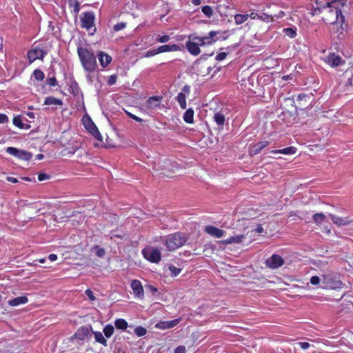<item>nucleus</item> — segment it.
<instances>
[{
    "label": "nucleus",
    "instance_id": "36",
    "mask_svg": "<svg viewBox=\"0 0 353 353\" xmlns=\"http://www.w3.org/2000/svg\"><path fill=\"white\" fill-rule=\"evenodd\" d=\"M114 328L110 324L106 325L103 330V332L104 333L105 336L107 338H110V336H112V334H114Z\"/></svg>",
    "mask_w": 353,
    "mask_h": 353
},
{
    "label": "nucleus",
    "instance_id": "6",
    "mask_svg": "<svg viewBox=\"0 0 353 353\" xmlns=\"http://www.w3.org/2000/svg\"><path fill=\"white\" fill-rule=\"evenodd\" d=\"M82 122L86 130L96 139L100 141L103 140V137L100 132L99 131L97 125L94 124L90 117L88 115H85L82 118Z\"/></svg>",
    "mask_w": 353,
    "mask_h": 353
},
{
    "label": "nucleus",
    "instance_id": "40",
    "mask_svg": "<svg viewBox=\"0 0 353 353\" xmlns=\"http://www.w3.org/2000/svg\"><path fill=\"white\" fill-rule=\"evenodd\" d=\"M156 41L159 43L174 42V41L171 40L170 35L167 34L159 36Z\"/></svg>",
    "mask_w": 353,
    "mask_h": 353
},
{
    "label": "nucleus",
    "instance_id": "37",
    "mask_svg": "<svg viewBox=\"0 0 353 353\" xmlns=\"http://www.w3.org/2000/svg\"><path fill=\"white\" fill-rule=\"evenodd\" d=\"M283 33L285 37H288L289 38H294L296 34V30L292 28L283 29Z\"/></svg>",
    "mask_w": 353,
    "mask_h": 353
},
{
    "label": "nucleus",
    "instance_id": "35",
    "mask_svg": "<svg viewBox=\"0 0 353 353\" xmlns=\"http://www.w3.org/2000/svg\"><path fill=\"white\" fill-rule=\"evenodd\" d=\"M214 121L221 127H223L225 123V116L221 112H216L214 116Z\"/></svg>",
    "mask_w": 353,
    "mask_h": 353
},
{
    "label": "nucleus",
    "instance_id": "61",
    "mask_svg": "<svg viewBox=\"0 0 353 353\" xmlns=\"http://www.w3.org/2000/svg\"><path fill=\"white\" fill-rule=\"evenodd\" d=\"M146 288L150 289V292L152 293H155L157 292V288L153 285H148Z\"/></svg>",
    "mask_w": 353,
    "mask_h": 353
},
{
    "label": "nucleus",
    "instance_id": "27",
    "mask_svg": "<svg viewBox=\"0 0 353 353\" xmlns=\"http://www.w3.org/2000/svg\"><path fill=\"white\" fill-rule=\"evenodd\" d=\"M194 112L192 108L186 110L183 114V120L187 123H192L194 122Z\"/></svg>",
    "mask_w": 353,
    "mask_h": 353
},
{
    "label": "nucleus",
    "instance_id": "18",
    "mask_svg": "<svg viewBox=\"0 0 353 353\" xmlns=\"http://www.w3.org/2000/svg\"><path fill=\"white\" fill-rule=\"evenodd\" d=\"M343 78L345 79V85L350 92L353 91V67L347 69L343 74Z\"/></svg>",
    "mask_w": 353,
    "mask_h": 353
},
{
    "label": "nucleus",
    "instance_id": "3",
    "mask_svg": "<svg viewBox=\"0 0 353 353\" xmlns=\"http://www.w3.org/2000/svg\"><path fill=\"white\" fill-rule=\"evenodd\" d=\"M187 240V236L180 232L161 236V242L166 247L167 250L171 252L175 251L182 247L186 243Z\"/></svg>",
    "mask_w": 353,
    "mask_h": 353
},
{
    "label": "nucleus",
    "instance_id": "29",
    "mask_svg": "<svg viewBox=\"0 0 353 353\" xmlns=\"http://www.w3.org/2000/svg\"><path fill=\"white\" fill-rule=\"evenodd\" d=\"M243 239H245L244 235H237L234 236H230V238L224 240L223 242L225 244L240 243L242 242Z\"/></svg>",
    "mask_w": 353,
    "mask_h": 353
},
{
    "label": "nucleus",
    "instance_id": "44",
    "mask_svg": "<svg viewBox=\"0 0 353 353\" xmlns=\"http://www.w3.org/2000/svg\"><path fill=\"white\" fill-rule=\"evenodd\" d=\"M94 250H96V255L98 257L102 258L105 256V251L104 248L99 247V245H95L94 247Z\"/></svg>",
    "mask_w": 353,
    "mask_h": 353
},
{
    "label": "nucleus",
    "instance_id": "10",
    "mask_svg": "<svg viewBox=\"0 0 353 353\" xmlns=\"http://www.w3.org/2000/svg\"><path fill=\"white\" fill-rule=\"evenodd\" d=\"M312 96L306 94H299L296 97V107L301 109L304 110L309 108L311 104Z\"/></svg>",
    "mask_w": 353,
    "mask_h": 353
},
{
    "label": "nucleus",
    "instance_id": "17",
    "mask_svg": "<svg viewBox=\"0 0 353 353\" xmlns=\"http://www.w3.org/2000/svg\"><path fill=\"white\" fill-rule=\"evenodd\" d=\"M329 216L332 219V222L339 227L349 225L353 222V220L350 219L349 217H340L333 214H330Z\"/></svg>",
    "mask_w": 353,
    "mask_h": 353
},
{
    "label": "nucleus",
    "instance_id": "45",
    "mask_svg": "<svg viewBox=\"0 0 353 353\" xmlns=\"http://www.w3.org/2000/svg\"><path fill=\"white\" fill-rule=\"evenodd\" d=\"M6 152L9 154L17 157L19 153V149L14 147H8L6 149Z\"/></svg>",
    "mask_w": 353,
    "mask_h": 353
},
{
    "label": "nucleus",
    "instance_id": "26",
    "mask_svg": "<svg viewBox=\"0 0 353 353\" xmlns=\"http://www.w3.org/2000/svg\"><path fill=\"white\" fill-rule=\"evenodd\" d=\"M13 124L19 128V129H29L30 125L29 124H25L22 122L21 118L19 115L14 117L12 119Z\"/></svg>",
    "mask_w": 353,
    "mask_h": 353
},
{
    "label": "nucleus",
    "instance_id": "41",
    "mask_svg": "<svg viewBox=\"0 0 353 353\" xmlns=\"http://www.w3.org/2000/svg\"><path fill=\"white\" fill-rule=\"evenodd\" d=\"M33 77L37 81H42L45 77V74L41 70L37 69L33 72Z\"/></svg>",
    "mask_w": 353,
    "mask_h": 353
},
{
    "label": "nucleus",
    "instance_id": "1",
    "mask_svg": "<svg viewBox=\"0 0 353 353\" xmlns=\"http://www.w3.org/2000/svg\"><path fill=\"white\" fill-rule=\"evenodd\" d=\"M347 0H332L323 7V20L332 25V30L336 37L341 38L347 28L345 17L341 9L346 4Z\"/></svg>",
    "mask_w": 353,
    "mask_h": 353
},
{
    "label": "nucleus",
    "instance_id": "32",
    "mask_svg": "<svg viewBox=\"0 0 353 353\" xmlns=\"http://www.w3.org/2000/svg\"><path fill=\"white\" fill-rule=\"evenodd\" d=\"M224 34H225V33H223V32L212 31L209 33V36H210V38H211L212 40L208 41V42H212V41L216 42L221 38L225 39V37Z\"/></svg>",
    "mask_w": 353,
    "mask_h": 353
},
{
    "label": "nucleus",
    "instance_id": "7",
    "mask_svg": "<svg viewBox=\"0 0 353 353\" xmlns=\"http://www.w3.org/2000/svg\"><path fill=\"white\" fill-rule=\"evenodd\" d=\"M323 53L324 54V57L323 60L330 66L334 68L339 66L344 63V61L340 57L339 54H336L335 52H328L327 54H325V50H323Z\"/></svg>",
    "mask_w": 353,
    "mask_h": 353
},
{
    "label": "nucleus",
    "instance_id": "39",
    "mask_svg": "<svg viewBox=\"0 0 353 353\" xmlns=\"http://www.w3.org/2000/svg\"><path fill=\"white\" fill-rule=\"evenodd\" d=\"M200 46H186L188 52L193 55H198L200 52Z\"/></svg>",
    "mask_w": 353,
    "mask_h": 353
},
{
    "label": "nucleus",
    "instance_id": "38",
    "mask_svg": "<svg viewBox=\"0 0 353 353\" xmlns=\"http://www.w3.org/2000/svg\"><path fill=\"white\" fill-rule=\"evenodd\" d=\"M249 17L248 14H236L234 17V20L236 24H241L245 22Z\"/></svg>",
    "mask_w": 353,
    "mask_h": 353
},
{
    "label": "nucleus",
    "instance_id": "15",
    "mask_svg": "<svg viewBox=\"0 0 353 353\" xmlns=\"http://www.w3.org/2000/svg\"><path fill=\"white\" fill-rule=\"evenodd\" d=\"M45 54H46V52L43 50H41L39 48H36L30 50L28 52L27 56L29 59V63H32L37 59H43Z\"/></svg>",
    "mask_w": 353,
    "mask_h": 353
},
{
    "label": "nucleus",
    "instance_id": "64",
    "mask_svg": "<svg viewBox=\"0 0 353 353\" xmlns=\"http://www.w3.org/2000/svg\"><path fill=\"white\" fill-rule=\"evenodd\" d=\"M26 114L31 119H34V114L33 112H28L26 113Z\"/></svg>",
    "mask_w": 353,
    "mask_h": 353
},
{
    "label": "nucleus",
    "instance_id": "33",
    "mask_svg": "<svg viewBox=\"0 0 353 353\" xmlns=\"http://www.w3.org/2000/svg\"><path fill=\"white\" fill-rule=\"evenodd\" d=\"M17 157L21 160L30 161L32 157V154L29 152L19 150V153Z\"/></svg>",
    "mask_w": 353,
    "mask_h": 353
},
{
    "label": "nucleus",
    "instance_id": "22",
    "mask_svg": "<svg viewBox=\"0 0 353 353\" xmlns=\"http://www.w3.org/2000/svg\"><path fill=\"white\" fill-rule=\"evenodd\" d=\"M98 58L100 62V65L103 68L107 67L112 62V57L110 55L102 51L99 52Z\"/></svg>",
    "mask_w": 353,
    "mask_h": 353
},
{
    "label": "nucleus",
    "instance_id": "28",
    "mask_svg": "<svg viewBox=\"0 0 353 353\" xmlns=\"http://www.w3.org/2000/svg\"><path fill=\"white\" fill-rule=\"evenodd\" d=\"M93 334L94 336L95 341L106 347L108 345L107 340L105 339L102 333L99 331L93 332Z\"/></svg>",
    "mask_w": 353,
    "mask_h": 353
},
{
    "label": "nucleus",
    "instance_id": "24",
    "mask_svg": "<svg viewBox=\"0 0 353 353\" xmlns=\"http://www.w3.org/2000/svg\"><path fill=\"white\" fill-rule=\"evenodd\" d=\"M297 149L294 146H289L283 149L273 150L270 152L272 154H294L296 152Z\"/></svg>",
    "mask_w": 353,
    "mask_h": 353
},
{
    "label": "nucleus",
    "instance_id": "53",
    "mask_svg": "<svg viewBox=\"0 0 353 353\" xmlns=\"http://www.w3.org/2000/svg\"><path fill=\"white\" fill-rule=\"evenodd\" d=\"M227 55H228V53H226L225 52H219L216 56L215 59L217 60V61H223V60H224L226 58Z\"/></svg>",
    "mask_w": 353,
    "mask_h": 353
},
{
    "label": "nucleus",
    "instance_id": "57",
    "mask_svg": "<svg viewBox=\"0 0 353 353\" xmlns=\"http://www.w3.org/2000/svg\"><path fill=\"white\" fill-rule=\"evenodd\" d=\"M8 121V117L5 114H0V123H6Z\"/></svg>",
    "mask_w": 353,
    "mask_h": 353
},
{
    "label": "nucleus",
    "instance_id": "60",
    "mask_svg": "<svg viewBox=\"0 0 353 353\" xmlns=\"http://www.w3.org/2000/svg\"><path fill=\"white\" fill-rule=\"evenodd\" d=\"M7 181L13 183H18L19 181L17 178L12 177V176H8Z\"/></svg>",
    "mask_w": 353,
    "mask_h": 353
},
{
    "label": "nucleus",
    "instance_id": "63",
    "mask_svg": "<svg viewBox=\"0 0 353 353\" xmlns=\"http://www.w3.org/2000/svg\"><path fill=\"white\" fill-rule=\"evenodd\" d=\"M192 3L194 6H199L201 3V0H192Z\"/></svg>",
    "mask_w": 353,
    "mask_h": 353
},
{
    "label": "nucleus",
    "instance_id": "59",
    "mask_svg": "<svg viewBox=\"0 0 353 353\" xmlns=\"http://www.w3.org/2000/svg\"><path fill=\"white\" fill-rule=\"evenodd\" d=\"M168 12V10L166 8V6H163V12L159 14L160 19H162L164 16H165Z\"/></svg>",
    "mask_w": 353,
    "mask_h": 353
},
{
    "label": "nucleus",
    "instance_id": "49",
    "mask_svg": "<svg viewBox=\"0 0 353 353\" xmlns=\"http://www.w3.org/2000/svg\"><path fill=\"white\" fill-rule=\"evenodd\" d=\"M125 113L128 116V117L132 119L133 120L137 121V122H142L143 121V119L133 114H132L131 112H128V111H125Z\"/></svg>",
    "mask_w": 353,
    "mask_h": 353
},
{
    "label": "nucleus",
    "instance_id": "34",
    "mask_svg": "<svg viewBox=\"0 0 353 353\" xmlns=\"http://www.w3.org/2000/svg\"><path fill=\"white\" fill-rule=\"evenodd\" d=\"M313 221L317 225L321 224L326 219V216L323 213H316L312 216Z\"/></svg>",
    "mask_w": 353,
    "mask_h": 353
},
{
    "label": "nucleus",
    "instance_id": "21",
    "mask_svg": "<svg viewBox=\"0 0 353 353\" xmlns=\"http://www.w3.org/2000/svg\"><path fill=\"white\" fill-rule=\"evenodd\" d=\"M204 230L207 234L216 238H221L223 236L224 234L223 230L211 225L205 226Z\"/></svg>",
    "mask_w": 353,
    "mask_h": 353
},
{
    "label": "nucleus",
    "instance_id": "19",
    "mask_svg": "<svg viewBox=\"0 0 353 353\" xmlns=\"http://www.w3.org/2000/svg\"><path fill=\"white\" fill-rule=\"evenodd\" d=\"M92 330V326H81L74 333V338L79 340H84L90 333V330Z\"/></svg>",
    "mask_w": 353,
    "mask_h": 353
},
{
    "label": "nucleus",
    "instance_id": "9",
    "mask_svg": "<svg viewBox=\"0 0 353 353\" xmlns=\"http://www.w3.org/2000/svg\"><path fill=\"white\" fill-rule=\"evenodd\" d=\"M181 50L180 46H160L155 50H148L145 52V57H150L165 52H173Z\"/></svg>",
    "mask_w": 353,
    "mask_h": 353
},
{
    "label": "nucleus",
    "instance_id": "11",
    "mask_svg": "<svg viewBox=\"0 0 353 353\" xmlns=\"http://www.w3.org/2000/svg\"><path fill=\"white\" fill-rule=\"evenodd\" d=\"M190 92V86L188 85H185L182 91L178 94L176 96V101L179 103V105L181 109L185 110L186 108V94H189Z\"/></svg>",
    "mask_w": 353,
    "mask_h": 353
},
{
    "label": "nucleus",
    "instance_id": "13",
    "mask_svg": "<svg viewBox=\"0 0 353 353\" xmlns=\"http://www.w3.org/2000/svg\"><path fill=\"white\" fill-rule=\"evenodd\" d=\"M95 17L92 12H84L81 18L82 27L87 30L94 27Z\"/></svg>",
    "mask_w": 353,
    "mask_h": 353
},
{
    "label": "nucleus",
    "instance_id": "16",
    "mask_svg": "<svg viewBox=\"0 0 353 353\" xmlns=\"http://www.w3.org/2000/svg\"><path fill=\"white\" fill-rule=\"evenodd\" d=\"M269 144L270 142L268 141H261L252 145L250 150V154L254 156L259 154L261 151L269 145Z\"/></svg>",
    "mask_w": 353,
    "mask_h": 353
},
{
    "label": "nucleus",
    "instance_id": "5",
    "mask_svg": "<svg viewBox=\"0 0 353 353\" xmlns=\"http://www.w3.org/2000/svg\"><path fill=\"white\" fill-rule=\"evenodd\" d=\"M213 68L212 63L205 59H200L194 63V70L198 75L201 77L210 74Z\"/></svg>",
    "mask_w": 353,
    "mask_h": 353
},
{
    "label": "nucleus",
    "instance_id": "4",
    "mask_svg": "<svg viewBox=\"0 0 353 353\" xmlns=\"http://www.w3.org/2000/svg\"><path fill=\"white\" fill-rule=\"evenodd\" d=\"M323 288L336 290L342 288L343 283L339 276L334 274H327L322 277Z\"/></svg>",
    "mask_w": 353,
    "mask_h": 353
},
{
    "label": "nucleus",
    "instance_id": "46",
    "mask_svg": "<svg viewBox=\"0 0 353 353\" xmlns=\"http://www.w3.org/2000/svg\"><path fill=\"white\" fill-rule=\"evenodd\" d=\"M169 270H170L171 273H172V276H176L177 275H179L181 272V269L180 268H176L175 266L174 265H170L169 267Z\"/></svg>",
    "mask_w": 353,
    "mask_h": 353
},
{
    "label": "nucleus",
    "instance_id": "42",
    "mask_svg": "<svg viewBox=\"0 0 353 353\" xmlns=\"http://www.w3.org/2000/svg\"><path fill=\"white\" fill-rule=\"evenodd\" d=\"M134 333L137 336H143L146 334L147 330L142 326H138L134 329Z\"/></svg>",
    "mask_w": 353,
    "mask_h": 353
},
{
    "label": "nucleus",
    "instance_id": "12",
    "mask_svg": "<svg viewBox=\"0 0 353 353\" xmlns=\"http://www.w3.org/2000/svg\"><path fill=\"white\" fill-rule=\"evenodd\" d=\"M265 263L268 268L276 269L284 264V260L280 255L274 254L266 260Z\"/></svg>",
    "mask_w": 353,
    "mask_h": 353
},
{
    "label": "nucleus",
    "instance_id": "31",
    "mask_svg": "<svg viewBox=\"0 0 353 353\" xmlns=\"http://www.w3.org/2000/svg\"><path fill=\"white\" fill-rule=\"evenodd\" d=\"M117 329L125 330L128 327V322L123 319H117L114 321Z\"/></svg>",
    "mask_w": 353,
    "mask_h": 353
},
{
    "label": "nucleus",
    "instance_id": "48",
    "mask_svg": "<svg viewBox=\"0 0 353 353\" xmlns=\"http://www.w3.org/2000/svg\"><path fill=\"white\" fill-rule=\"evenodd\" d=\"M117 80V74H112L109 77L108 80V84L109 85H113L116 83Z\"/></svg>",
    "mask_w": 353,
    "mask_h": 353
},
{
    "label": "nucleus",
    "instance_id": "25",
    "mask_svg": "<svg viewBox=\"0 0 353 353\" xmlns=\"http://www.w3.org/2000/svg\"><path fill=\"white\" fill-rule=\"evenodd\" d=\"M162 97L152 96L147 100V105L148 108H152L158 107L160 105Z\"/></svg>",
    "mask_w": 353,
    "mask_h": 353
},
{
    "label": "nucleus",
    "instance_id": "50",
    "mask_svg": "<svg viewBox=\"0 0 353 353\" xmlns=\"http://www.w3.org/2000/svg\"><path fill=\"white\" fill-rule=\"evenodd\" d=\"M47 83L50 86H55L57 83V81L55 77H49L47 79Z\"/></svg>",
    "mask_w": 353,
    "mask_h": 353
},
{
    "label": "nucleus",
    "instance_id": "43",
    "mask_svg": "<svg viewBox=\"0 0 353 353\" xmlns=\"http://www.w3.org/2000/svg\"><path fill=\"white\" fill-rule=\"evenodd\" d=\"M202 12L208 17H211L213 14V10L209 6H205L201 9Z\"/></svg>",
    "mask_w": 353,
    "mask_h": 353
},
{
    "label": "nucleus",
    "instance_id": "62",
    "mask_svg": "<svg viewBox=\"0 0 353 353\" xmlns=\"http://www.w3.org/2000/svg\"><path fill=\"white\" fill-rule=\"evenodd\" d=\"M48 259L51 261H54L57 259V256L55 254H50L48 256Z\"/></svg>",
    "mask_w": 353,
    "mask_h": 353
},
{
    "label": "nucleus",
    "instance_id": "47",
    "mask_svg": "<svg viewBox=\"0 0 353 353\" xmlns=\"http://www.w3.org/2000/svg\"><path fill=\"white\" fill-rule=\"evenodd\" d=\"M190 39H192L193 41H196L197 43H201L203 44L205 43V39H207V37H196L195 34H192L190 36Z\"/></svg>",
    "mask_w": 353,
    "mask_h": 353
},
{
    "label": "nucleus",
    "instance_id": "2",
    "mask_svg": "<svg viewBox=\"0 0 353 353\" xmlns=\"http://www.w3.org/2000/svg\"><path fill=\"white\" fill-rule=\"evenodd\" d=\"M77 53L83 69L89 73L93 72L97 67L96 57L91 49L86 46H79Z\"/></svg>",
    "mask_w": 353,
    "mask_h": 353
},
{
    "label": "nucleus",
    "instance_id": "51",
    "mask_svg": "<svg viewBox=\"0 0 353 353\" xmlns=\"http://www.w3.org/2000/svg\"><path fill=\"white\" fill-rule=\"evenodd\" d=\"M125 26H126L125 23L120 22V23H118L117 24H116L114 26V30L115 31H119V30H121L124 29L125 28Z\"/></svg>",
    "mask_w": 353,
    "mask_h": 353
},
{
    "label": "nucleus",
    "instance_id": "58",
    "mask_svg": "<svg viewBox=\"0 0 353 353\" xmlns=\"http://www.w3.org/2000/svg\"><path fill=\"white\" fill-rule=\"evenodd\" d=\"M174 353H185V348L183 345L178 346L174 350Z\"/></svg>",
    "mask_w": 353,
    "mask_h": 353
},
{
    "label": "nucleus",
    "instance_id": "20",
    "mask_svg": "<svg viewBox=\"0 0 353 353\" xmlns=\"http://www.w3.org/2000/svg\"><path fill=\"white\" fill-rule=\"evenodd\" d=\"M180 322V319H176L171 321H159L155 325L157 328L166 330L174 327Z\"/></svg>",
    "mask_w": 353,
    "mask_h": 353
},
{
    "label": "nucleus",
    "instance_id": "23",
    "mask_svg": "<svg viewBox=\"0 0 353 353\" xmlns=\"http://www.w3.org/2000/svg\"><path fill=\"white\" fill-rule=\"evenodd\" d=\"M28 301V299L26 296H18V297H16V298H14L12 299H10L8 301V305L12 306V307H16V306H18L19 305H23V304H26L27 303Z\"/></svg>",
    "mask_w": 353,
    "mask_h": 353
},
{
    "label": "nucleus",
    "instance_id": "54",
    "mask_svg": "<svg viewBox=\"0 0 353 353\" xmlns=\"http://www.w3.org/2000/svg\"><path fill=\"white\" fill-rule=\"evenodd\" d=\"M321 282V279L318 276H313L310 279V283L312 285H318Z\"/></svg>",
    "mask_w": 353,
    "mask_h": 353
},
{
    "label": "nucleus",
    "instance_id": "14",
    "mask_svg": "<svg viewBox=\"0 0 353 353\" xmlns=\"http://www.w3.org/2000/svg\"><path fill=\"white\" fill-rule=\"evenodd\" d=\"M130 287L133 290L134 296L139 299H143L144 297V290L141 282L139 280L134 279L132 281Z\"/></svg>",
    "mask_w": 353,
    "mask_h": 353
},
{
    "label": "nucleus",
    "instance_id": "56",
    "mask_svg": "<svg viewBox=\"0 0 353 353\" xmlns=\"http://www.w3.org/2000/svg\"><path fill=\"white\" fill-rule=\"evenodd\" d=\"M297 345H299L303 350H307L310 347V344L307 342H299L297 343Z\"/></svg>",
    "mask_w": 353,
    "mask_h": 353
},
{
    "label": "nucleus",
    "instance_id": "8",
    "mask_svg": "<svg viewBox=\"0 0 353 353\" xmlns=\"http://www.w3.org/2000/svg\"><path fill=\"white\" fill-rule=\"evenodd\" d=\"M142 253L145 259L150 262L157 263L161 261V255L158 249L152 248L143 249Z\"/></svg>",
    "mask_w": 353,
    "mask_h": 353
},
{
    "label": "nucleus",
    "instance_id": "30",
    "mask_svg": "<svg viewBox=\"0 0 353 353\" xmlns=\"http://www.w3.org/2000/svg\"><path fill=\"white\" fill-rule=\"evenodd\" d=\"M44 104L48 105H61L63 102L59 99L54 98L53 97H48L45 99Z\"/></svg>",
    "mask_w": 353,
    "mask_h": 353
},
{
    "label": "nucleus",
    "instance_id": "55",
    "mask_svg": "<svg viewBox=\"0 0 353 353\" xmlns=\"http://www.w3.org/2000/svg\"><path fill=\"white\" fill-rule=\"evenodd\" d=\"M50 178V175H48L46 173H40L38 175V180L39 181L47 180V179H49Z\"/></svg>",
    "mask_w": 353,
    "mask_h": 353
},
{
    "label": "nucleus",
    "instance_id": "52",
    "mask_svg": "<svg viewBox=\"0 0 353 353\" xmlns=\"http://www.w3.org/2000/svg\"><path fill=\"white\" fill-rule=\"evenodd\" d=\"M85 295L90 299V301H94L96 297L94 296L92 291L90 289H87L85 291Z\"/></svg>",
    "mask_w": 353,
    "mask_h": 353
}]
</instances>
